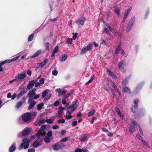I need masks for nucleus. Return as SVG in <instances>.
<instances>
[{
    "mask_svg": "<svg viewBox=\"0 0 152 152\" xmlns=\"http://www.w3.org/2000/svg\"><path fill=\"white\" fill-rule=\"evenodd\" d=\"M35 83V81L34 80L30 81L27 85V88L28 90L30 89L33 87Z\"/></svg>",
    "mask_w": 152,
    "mask_h": 152,
    "instance_id": "17",
    "label": "nucleus"
},
{
    "mask_svg": "<svg viewBox=\"0 0 152 152\" xmlns=\"http://www.w3.org/2000/svg\"><path fill=\"white\" fill-rule=\"evenodd\" d=\"M139 100L137 99H135L134 101L133 105H132L131 108V110L132 112L135 113L136 110H137L138 107V102Z\"/></svg>",
    "mask_w": 152,
    "mask_h": 152,
    "instance_id": "9",
    "label": "nucleus"
},
{
    "mask_svg": "<svg viewBox=\"0 0 152 152\" xmlns=\"http://www.w3.org/2000/svg\"><path fill=\"white\" fill-rule=\"evenodd\" d=\"M41 145L40 142L38 140H36L33 144V147L35 148H37L39 147Z\"/></svg>",
    "mask_w": 152,
    "mask_h": 152,
    "instance_id": "24",
    "label": "nucleus"
},
{
    "mask_svg": "<svg viewBox=\"0 0 152 152\" xmlns=\"http://www.w3.org/2000/svg\"><path fill=\"white\" fill-rule=\"evenodd\" d=\"M65 120L64 119H63L58 120V124H63L65 123Z\"/></svg>",
    "mask_w": 152,
    "mask_h": 152,
    "instance_id": "49",
    "label": "nucleus"
},
{
    "mask_svg": "<svg viewBox=\"0 0 152 152\" xmlns=\"http://www.w3.org/2000/svg\"><path fill=\"white\" fill-rule=\"evenodd\" d=\"M66 98H65L62 99V103L64 105H65L67 104V102L66 100Z\"/></svg>",
    "mask_w": 152,
    "mask_h": 152,
    "instance_id": "61",
    "label": "nucleus"
},
{
    "mask_svg": "<svg viewBox=\"0 0 152 152\" xmlns=\"http://www.w3.org/2000/svg\"><path fill=\"white\" fill-rule=\"evenodd\" d=\"M146 113V111L144 108L140 109L138 113L139 115L140 116H142L144 115Z\"/></svg>",
    "mask_w": 152,
    "mask_h": 152,
    "instance_id": "22",
    "label": "nucleus"
},
{
    "mask_svg": "<svg viewBox=\"0 0 152 152\" xmlns=\"http://www.w3.org/2000/svg\"><path fill=\"white\" fill-rule=\"evenodd\" d=\"M131 75H128L122 79V85L123 86H126L128 83L129 81L131 79Z\"/></svg>",
    "mask_w": 152,
    "mask_h": 152,
    "instance_id": "12",
    "label": "nucleus"
},
{
    "mask_svg": "<svg viewBox=\"0 0 152 152\" xmlns=\"http://www.w3.org/2000/svg\"><path fill=\"white\" fill-rule=\"evenodd\" d=\"M6 64L5 61L1 62L0 63V72H1L3 70V69L2 68V67L1 66L4 65Z\"/></svg>",
    "mask_w": 152,
    "mask_h": 152,
    "instance_id": "41",
    "label": "nucleus"
},
{
    "mask_svg": "<svg viewBox=\"0 0 152 152\" xmlns=\"http://www.w3.org/2000/svg\"><path fill=\"white\" fill-rule=\"evenodd\" d=\"M35 149L33 148H29L28 150V152H35Z\"/></svg>",
    "mask_w": 152,
    "mask_h": 152,
    "instance_id": "64",
    "label": "nucleus"
},
{
    "mask_svg": "<svg viewBox=\"0 0 152 152\" xmlns=\"http://www.w3.org/2000/svg\"><path fill=\"white\" fill-rule=\"evenodd\" d=\"M48 61V59L47 58H46L43 61L39 63V67L42 68L46 65Z\"/></svg>",
    "mask_w": 152,
    "mask_h": 152,
    "instance_id": "19",
    "label": "nucleus"
},
{
    "mask_svg": "<svg viewBox=\"0 0 152 152\" xmlns=\"http://www.w3.org/2000/svg\"><path fill=\"white\" fill-rule=\"evenodd\" d=\"M17 96V94L16 93L14 94L12 96L11 99L12 100L14 99Z\"/></svg>",
    "mask_w": 152,
    "mask_h": 152,
    "instance_id": "59",
    "label": "nucleus"
},
{
    "mask_svg": "<svg viewBox=\"0 0 152 152\" xmlns=\"http://www.w3.org/2000/svg\"><path fill=\"white\" fill-rule=\"evenodd\" d=\"M87 137L85 136H84L83 137L81 138L80 141L81 142H83L87 141Z\"/></svg>",
    "mask_w": 152,
    "mask_h": 152,
    "instance_id": "48",
    "label": "nucleus"
},
{
    "mask_svg": "<svg viewBox=\"0 0 152 152\" xmlns=\"http://www.w3.org/2000/svg\"><path fill=\"white\" fill-rule=\"evenodd\" d=\"M121 54L124 56L126 57L127 56V54L124 51V50L122 49H121Z\"/></svg>",
    "mask_w": 152,
    "mask_h": 152,
    "instance_id": "60",
    "label": "nucleus"
},
{
    "mask_svg": "<svg viewBox=\"0 0 152 152\" xmlns=\"http://www.w3.org/2000/svg\"><path fill=\"white\" fill-rule=\"evenodd\" d=\"M121 50V45L119 44L118 45L117 47L115 50V55L116 56H117L118 55V52L120 50Z\"/></svg>",
    "mask_w": 152,
    "mask_h": 152,
    "instance_id": "23",
    "label": "nucleus"
},
{
    "mask_svg": "<svg viewBox=\"0 0 152 152\" xmlns=\"http://www.w3.org/2000/svg\"><path fill=\"white\" fill-rule=\"evenodd\" d=\"M42 29V27H39L38 28L36 29L34 31V32L35 33H37L39 31H40Z\"/></svg>",
    "mask_w": 152,
    "mask_h": 152,
    "instance_id": "54",
    "label": "nucleus"
},
{
    "mask_svg": "<svg viewBox=\"0 0 152 152\" xmlns=\"http://www.w3.org/2000/svg\"><path fill=\"white\" fill-rule=\"evenodd\" d=\"M123 91L124 92H126L127 93L130 94L131 93V90L128 87L125 86L123 87Z\"/></svg>",
    "mask_w": 152,
    "mask_h": 152,
    "instance_id": "27",
    "label": "nucleus"
},
{
    "mask_svg": "<svg viewBox=\"0 0 152 152\" xmlns=\"http://www.w3.org/2000/svg\"><path fill=\"white\" fill-rule=\"evenodd\" d=\"M45 134L46 132H41L39 130H38V132L36 134V135L37 138L38 139H39L40 138L41 136L44 135Z\"/></svg>",
    "mask_w": 152,
    "mask_h": 152,
    "instance_id": "20",
    "label": "nucleus"
},
{
    "mask_svg": "<svg viewBox=\"0 0 152 152\" xmlns=\"http://www.w3.org/2000/svg\"><path fill=\"white\" fill-rule=\"evenodd\" d=\"M23 104V102L22 101H20L18 102L16 106V107L17 108H18L19 107L21 106Z\"/></svg>",
    "mask_w": 152,
    "mask_h": 152,
    "instance_id": "45",
    "label": "nucleus"
},
{
    "mask_svg": "<svg viewBox=\"0 0 152 152\" xmlns=\"http://www.w3.org/2000/svg\"><path fill=\"white\" fill-rule=\"evenodd\" d=\"M22 120L24 122L29 121L31 118V115L30 113H27L24 114L22 116Z\"/></svg>",
    "mask_w": 152,
    "mask_h": 152,
    "instance_id": "10",
    "label": "nucleus"
},
{
    "mask_svg": "<svg viewBox=\"0 0 152 152\" xmlns=\"http://www.w3.org/2000/svg\"><path fill=\"white\" fill-rule=\"evenodd\" d=\"M45 79L43 78H41L39 80V82L41 84H43L44 83Z\"/></svg>",
    "mask_w": 152,
    "mask_h": 152,
    "instance_id": "58",
    "label": "nucleus"
},
{
    "mask_svg": "<svg viewBox=\"0 0 152 152\" xmlns=\"http://www.w3.org/2000/svg\"><path fill=\"white\" fill-rule=\"evenodd\" d=\"M86 19L83 15H81L75 21V23L78 25H83L84 24Z\"/></svg>",
    "mask_w": 152,
    "mask_h": 152,
    "instance_id": "7",
    "label": "nucleus"
},
{
    "mask_svg": "<svg viewBox=\"0 0 152 152\" xmlns=\"http://www.w3.org/2000/svg\"><path fill=\"white\" fill-rule=\"evenodd\" d=\"M58 45H57L53 51V52L52 56L54 57L55 56V54L56 53H57L58 51Z\"/></svg>",
    "mask_w": 152,
    "mask_h": 152,
    "instance_id": "28",
    "label": "nucleus"
},
{
    "mask_svg": "<svg viewBox=\"0 0 152 152\" xmlns=\"http://www.w3.org/2000/svg\"><path fill=\"white\" fill-rule=\"evenodd\" d=\"M47 137H51L52 135V132L51 131H49L47 133Z\"/></svg>",
    "mask_w": 152,
    "mask_h": 152,
    "instance_id": "53",
    "label": "nucleus"
},
{
    "mask_svg": "<svg viewBox=\"0 0 152 152\" xmlns=\"http://www.w3.org/2000/svg\"><path fill=\"white\" fill-rule=\"evenodd\" d=\"M46 125H42L40 128V129L39 130L41 132H46L45 131L46 130Z\"/></svg>",
    "mask_w": 152,
    "mask_h": 152,
    "instance_id": "35",
    "label": "nucleus"
},
{
    "mask_svg": "<svg viewBox=\"0 0 152 152\" xmlns=\"http://www.w3.org/2000/svg\"><path fill=\"white\" fill-rule=\"evenodd\" d=\"M16 148V144L14 143L12 144L9 148L10 152H14Z\"/></svg>",
    "mask_w": 152,
    "mask_h": 152,
    "instance_id": "21",
    "label": "nucleus"
},
{
    "mask_svg": "<svg viewBox=\"0 0 152 152\" xmlns=\"http://www.w3.org/2000/svg\"><path fill=\"white\" fill-rule=\"evenodd\" d=\"M120 10L118 8H116L115 10V12L118 16H119L120 15Z\"/></svg>",
    "mask_w": 152,
    "mask_h": 152,
    "instance_id": "46",
    "label": "nucleus"
},
{
    "mask_svg": "<svg viewBox=\"0 0 152 152\" xmlns=\"http://www.w3.org/2000/svg\"><path fill=\"white\" fill-rule=\"evenodd\" d=\"M137 138L140 140H141V141H142V137L140 136V135L139 134L137 133Z\"/></svg>",
    "mask_w": 152,
    "mask_h": 152,
    "instance_id": "55",
    "label": "nucleus"
},
{
    "mask_svg": "<svg viewBox=\"0 0 152 152\" xmlns=\"http://www.w3.org/2000/svg\"><path fill=\"white\" fill-rule=\"evenodd\" d=\"M34 100L32 99L31 101H29V99H28V103L29 104V106L28 107V110L32 109L36 104V102L34 101Z\"/></svg>",
    "mask_w": 152,
    "mask_h": 152,
    "instance_id": "14",
    "label": "nucleus"
},
{
    "mask_svg": "<svg viewBox=\"0 0 152 152\" xmlns=\"http://www.w3.org/2000/svg\"><path fill=\"white\" fill-rule=\"evenodd\" d=\"M28 99L31 101L32 99H37L39 98L40 96L39 94L37 95L35 93V90L33 89L30 90L28 93Z\"/></svg>",
    "mask_w": 152,
    "mask_h": 152,
    "instance_id": "1",
    "label": "nucleus"
},
{
    "mask_svg": "<svg viewBox=\"0 0 152 152\" xmlns=\"http://www.w3.org/2000/svg\"><path fill=\"white\" fill-rule=\"evenodd\" d=\"M58 4V2L57 1H53L49 4V7L51 11L53 10V7H56Z\"/></svg>",
    "mask_w": 152,
    "mask_h": 152,
    "instance_id": "15",
    "label": "nucleus"
},
{
    "mask_svg": "<svg viewBox=\"0 0 152 152\" xmlns=\"http://www.w3.org/2000/svg\"><path fill=\"white\" fill-rule=\"evenodd\" d=\"M23 142L21 143L18 147V149L21 150L23 148L24 149L28 148L29 146V141L26 139H23L22 140Z\"/></svg>",
    "mask_w": 152,
    "mask_h": 152,
    "instance_id": "3",
    "label": "nucleus"
},
{
    "mask_svg": "<svg viewBox=\"0 0 152 152\" xmlns=\"http://www.w3.org/2000/svg\"><path fill=\"white\" fill-rule=\"evenodd\" d=\"M58 71L56 70H54L52 72V75L54 76H56L58 74Z\"/></svg>",
    "mask_w": 152,
    "mask_h": 152,
    "instance_id": "52",
    "label": "nucleus"
},
{
    "mask_svg": "<svg viewBox=\"0 0 152 152\" xmlns=\"http://www.w3.org/2000/svg\"><path fill=\"white\" fill-rule=\"evenodd\" d=\"M93 45L92 44H88L87 46L83 47L80 53L81 54H85L87 51H91L92 50Z\"/></svg>",
    "mask_w": 152,
    "mask_h": 152,
    "instance_id": "5",
    "label": "nucleus"
},
{
    "mask_svg": "<svg viewBox=\"0 0 152 152\" xmlns=\"http://www.w3.org/2000/svg\"><path fill=\"white\" fill-rule=\"evenodd\" d=\"M44 106V104L42 103L38 104L37 105V109L40 111L42 110V107Z\"/></svg>",
    "mask_w": 152,
    "mask_h": 152,
    "instance_id": "36",
    "label": "nucleus"
},
{
    "mask_svg": "<svg viewBox=\"0 0 152 152\" xmlns=\"http://www.w3.org/2000/svg\"><path fill=\"white\" fill-rule=\"evenodd\" d=\"M45 46L46 48V49H49L50 46V44L48 42H46L45 43Z\"/></svg>",
    "mask_w": 152,
    "mask_h": 152,
    "instance_id": "56",
    "label": "nucleus"
},
{
    "mask_svg": "<svg viewBox=\"0 0 152 152\" xmlns=\"http://www.w3.org/2000/svg\"><path fill=\"white\" fill-rule=\"evenodd\" d=\"M48 93V92H47V91L46 90H45V91H44L42 93V97H45L46 95V94H47Z\"/></svg>",
    "mask_w": 152,
    "mask_h": 152,
    "instance_id": "57",
    "label": "nucleus"
},
{
    "mask_svg": "<svg viewBox=\"0 0 152 152\" xmlns=\"http://www.w3.org/2000/svg\"><path fill=\"white\" fill-rule=\"evenodd\" d=\"M96 112V110H92L90 112H89L88 114V116L89 117L93 115Z\"/></svg>",
    "mask_w": 152,
    "mask_h": 152,
    "instance_id": "37",
    "label": "nucleus"
},
{
    "mask_svg": "<svg viewBox=\"0 0 152 152\" xmlns=\"http://www.w3.org/2000/svg\"><path fill=\"white\" fill-rule=\"evenodd\" d=\"M34 34V33L31 34L28 37V42H30L32 41L33 39Z\"/></svg>",
    "mask_w": 152,
    "mask_h": 152,
    "instance_id": "38",
    "label": "nucleus"
},
{
    "mask_svg": "<svg viewBox=\"0 0 152 152\" xmlns=\"http://www.w3.org/2000/svg\"><path fill=\"white\" fill-rule=\"evenodd\" d=\"M44 141L46 143H49L50 141V138L49 137L46 136L44 139Z\"/></svg>",
    "mask_w": 152,
    "mask_h": 152,
    "instance_id": "39",
    "label": "nucleus"
},
{
    "mask_svg": "<svg viewBox=\"0 0 152 152\" xmlns=\"http://www.w3.org/2000/svg\"><path fill=\"white\" fill-rule=\"evenodd\" d=\"M130 121L133 124L134 126H137L139 128V131L140 133L142 135H143V133L142 129L141 128L140 126L134 120L132 119H130Z\"/></svg>",
    "mask_w": 152,
    "mask_h": 152,
    "instance_id": "11",
    "label": "nucleus"
},
{
    "mask_svg": "<svg viewBox=\"0 0 152 152\" xmlns=\"http://www.w3.org/2000/svg\"><path fill=\"white\" fill-rule=\"evenodd\" d=\"M31 129L29 128H25L22 131V134L23 135H26L29 133Z\"/></svg>",
    "mask_w": 152,
    "mask_h": 152,
    "instance_id": "18",
    "label": "nucleus"
},
{
    "mask_svg": "<svg viewBox=\"0 0 152 152\" xmlns=\"http://www.w3.org/2000/svg\"><path fill=\"white\" fill-rule=\"evenodd\" d=\"M135 130V127L131 125L129 128V132L132 133Z\"/></svg>",
    "mask_w": 152,
    "mask_h": 152,
    "instance_id": "31",
    "label": "nucleus"
},
{
    "mask_svg": "<svg viewBox=\"0 0 152 152\" xmlns=\"http://www.w3.org/2000/svg\"><path fill=\"white\" fill-rule=\"evenodd\" d=\"M88 150L86 149H81L77 148L75 150L74 152H88Z\"/></svg>",
    "mask_w": 152,
    "mask_h": 152,
    "instance_id": "25",
    "label": "nucleus"
},
{
    "mask_svg": "<svg viewBox=\"0 0 152 152\" xmlns=\"http://www.w3.org/2000/svg\"><path fill=\"white\" fill-rule=\"evenodd\" d=\"M67 58V56L66 54H61L59 57V60L61 62L65 61Z\"/></svg>",
    "mask_w": 152,
    "mask_h": 152,
    "instance_id": "16",
    "label": "nucleus"
},
{
    "mask_svg": "<svg viewBox=\"0 0 152 152\" xmlns=\"http://www.w3.org/2000/svg\"><path fill=\"white\" fill-rule=\"evenodd\" d=\"M59 104V102L57 101L54 102L53 105L55 106H57Z\"/></svg>",
    "mask_w": 152,
    "mask_h": 152,
    "instance_id": "62",
    "label": "nucleus"
},
{
    "mask_svg": "<svg viewBox=\"0 0 152 152\" xmlns=\"http://www.w3.org/2000/svg\"><path fill=\"white\" fill-rule=\"evenodd\" d=\"M16 81L17 83H18V80H17V78L15 77V79H12L9 81V83L10 84H11L14 82Z\"/></svg>",
    "mask_w": 152,
    "mask_h": 152,
    "instance_id": "47",
    "label": "nucleus"
},
{
    "mask_svg": "<svg viewBox=\"0 0 152 152\" xmlns=\"http://www.w3.org/2000/svg\"><path fill=\"white\" fill-rule=\"evenodd\" d=\"M79 102L77 100L75 99L72 102V105L69 106V109L71 111H74L78 106Z\"/></svg>",
    "mask_w": 152,
    "mask_h": 152,
    "instance_id": "8",
    "label": "nucleus"
},
{
    "mask_svg": "<svg viewBox=\"0 0 152 152\" xmlns=\"http://www.w3.org/2000/svg\"><path fill=\"white\" fill-rule=\"evenodd\" d=\"M26 77L25 73H20L18 74L17 76L16 77L17 80H18V83H20L23 79Z\"/></svg>",
    "mask_w": 152,
    "mask_h": 152,
    "instance_id": "13",
    "label": "nucleus"
},
{
    "mask_svg": "<svg viewBox=\"0 0 152 152\" xmlns=\"http://www.w3.org/2000/svg\"><path fill=\"white\" fill-rule=\"evenodd\" d=\"M149 13V10H146L145 15L144 16V19H146L148 17Z\"/></svg>",
    "mask_w": 152,
    "mask_h": 152,
    "instance_id": "44",
    "label": "nucleus"
},
{
    "mask_svg": "<svg viewBox=\"0 0 152 152\" xmlns=\"http://www.w3.org/2000/svg\"><path fill=\"white\" fill-rule=\"evenodd\" d=\"M135 20V18L134 17H133L130 18L127 24L126 29L127 32H129L132 28L134 23Z\"/></svg>",
    "mask_w": 152,
    "mask_h": 152,
    "instance_id": "2",
    "label": "nucleus"
},
{
    "mask_svg": "<svg viewBox=\"0 0 152 152\" xmlns=\"http://www.w3.org/2000/svg\"><path fill=\"white\" fill-rule=\"evenodd\" d=\"M20 57V56H18L16 57H15L12 58V59H11L12 62L16 61L17 59L19 58Z\"/></svg>",
    "mask_w": 152,
    "mask_h": 152,
    "instance_id": "51",
    "label": "nucleus"
},
{
    "mask_svg": "<svg viewBox=\"0 0 152 152\" xmlns=\"http://www.w3.org/2000/svg\"><path fill=\"white\" fill-rule=\"evenodd\" d=\"M72 113L69 111L66 112V119H69L71 118L72 117Z\"/></svg>",
    "mask_w": 152,
    "mask_h": 152,
    "instance_id": "32",
    "label": "nucleus"
},
{
    "mask_svg": "<svg viewBox=\"0 0 152 152\" xmlns=\"http://www.w3.org/2000/svg\"><path fill=\"white\" fill-rule=\"evenodd\" d=\"M107 71L108 74L111 76L114 79L116 78V76L109 69L107 68Z\"/></svg>",
    "mask_w": 152,
    "mask_h": 152,
    "instance_id": "26",
    "label": "nucleus"
},
{
    "mask_svg": "<svg viewBox=\"0 0 152 152\" xmlns=\"http://www.w3.org/2000/svg\"><path fill=\"white\" fill-rule=\"evenodd\" d=\"M141 141L142 143L144 145L148 147H149V145L148 144V143L146 141L143 140H142V141Z\"/></svg>",
    "mask_w": 152,
    "mask_h": 152,
    "instance_id": "42",
    "label": "nucleus"
},
{
    "mask_svg": "<svg viewBox=\"0 0 152 152\" xmlns=\"http://www.w3.org/2000/svg\"><path fill=\"white\" fill-rule=\"evenodd\" d=\"M45 122L48 124H51L53 123V122L51 119H47L45 120Z\"/></svg>",
    "mask_w": 152,
    "mask_h": 152,
    "instance_id": "50",
    "label": "nucleus"
},
{
    "mask_svg": "<svg viewBox=\"0 0 152 152\" xmlns=\"http://www.w3.org/2000/svg\"><path fill=\"white\" fill-rule=\"evenodd\" d=\"M72 42V39L68 38L66 42V43L68 45H71Z\"/></svg>",
    "mask_w": 152,
    "mask_h": 152,
    "instance_id": "43",
    "label": "nucleus"
},
{
    "mask_svg": "<svg viewBox=\"0 0 152 152\" xmlns=\"http://www.w3.org/2000/svg\"><path fill=\"white\" fill-rule=\"evenodd\" d=\"M104 31L108 35L110 36V37H112V34H111L109 32L108 30L106 27L104 28Z\"/></svg>",
    "mask_w": 152,
    "mask_h": 152,
    "instance_id": "40",
    "label": "nucleus"
},
{
    "mask_svg": "<svg viewBox=\"0 0 152 152\" xmlns=\"http://www.w3.org/2000/svg\"><path fill=\"white\" fill-rule=\"evenodd\" d=\"M106 25L108 27L110 31L113 33H115V30L113 28L111 27L109 24L107 23Z\"/></svg>",
    "mask_w": 152,
    "mask_h": 152,
    "instance_id": "34",
    "label": "nucleus"
},
{
    "mask_svg": "<svg viewBox=\"0 0 152 152\" xmlns=\"http://www.w3.org/2000/svg\"><path fill=\"white\" fill-rule=\"evenodd\" d=\"M77 121H73L72 123L71 124H72V126H75L77 125Z\"/></svg>",
    "mask_w": 152,
    "mask_h": 152,
    "instance_id": "63",
    "label": "nucleus"
},
{
    "mask_svg": "<svg viewBox=\"0 0 152 152\" xmlns=\"http://www.w3.org/2000/svg\"><path fill=\"white\" fill-rule=\"evenodd\" d=\"M41 52V50H39L35 52L34 54L31 57V58H35L39 56Z\"/></svg>",
    "mask_w": 152,
    "mask_h": 152,
    "instance_id": "33",
    "label": "nucleus"
},
{
    "mask_svg": "<svg viewBox=\"0 0 152 152\" xmlns=\"http://www.w3.org/2000/svg\"><path fill=\"white\" fill-rule=\"evenodd\" d=\"M64 108L62 107H61L58 109V113L57 114V116H61L62 113L63 112V110H64Z\"/></svg>",
    "mask_w": 152,
    "mask_h": 152,
    "instance_id": "30",
    "label": "nucleus"
},
{
    "mask_svg": "<svg viewBox=\"0 0 152 152\" xmlns=\"http://www.w3.org/2000/svg\"><path fill=\"white\" fill-rule=\"evenodd\" d=\"M145 84V82L142 81L138 84L134 89L133 94L134 95L137 94L142 89L143 86Z\"/></svg>",
    "mask_w": 152,
    "mask_h": 152,
    "instance_id": "4",
    "label": "nucleus"
},
{
    "mask_svg": "<svg viewBox=\"0 0 152 152\" xmlns=\"http://www.w3.org/2000/svg\"><path fill=\"white\" fill-rule=\"evenodd\" d=\"M126 65V62L124 60L120 61L118 64V66L119 70L122 72H125L124 67Z\"/></svg>",
    "mask_w": 152,
    "mask_h": 152,
    "instance_id": "6",
    "label": "nucleus"
},
{
    "mask_svg": "<svg viewBox=\"0 0 152 152\" xmlns=\"http://www.w3.org/2000/svg\"><path fill=\"white\" fill-rule=\"evenodd\" d=\"M52 148L54 150H58L60 149V146L59 144H56L52 146Z\"/></svg>",
    "mask_w": 152,
    "mask_h": 152,
    "instance_id": "29",
    "label": "nucleus"
}]
</instances>
